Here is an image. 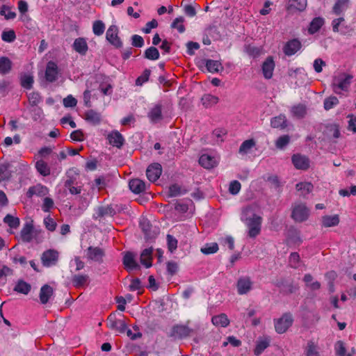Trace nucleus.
Segmentation results:
<instances>
[{
    "label": "nucleus",
    "mask_w": 356,
    "mask_h": 356,
    "mask_svg": "<svg viewBox=\"0 0 356 356\" xmlns=\"http://www.w3.org/2000/svg\"><path fill=\"white\" fill-rule=\"evenodd\" d=\"M257 209L255 205L248 206L243 209L241 216V220L248 229V235L250 238L257 237L261 230L262 218L257 213Z\"/></svg>",
    "instance_id": "nucleus-1"
},
{
    "label": "nucleus",
    "mask_w": 356,
    "mask_h": 356,
    "mask_svg": "<svg viewBox=\"0 0 356 356\" xmlns=\"http://www.w3.org/2000/svg\"><path fill=\"white\" fill-rule=\"evenodd\" d=\"M353 76L343 72H337L332 76L331 87L334 93L341 95L342 92H348L352 83Z\"/></svg>",
    "instance_id": "nucleus-2"
},
{
    "label": "nucleus",
    "mask_w": 356,
    "mask_h": 356,
    "mask_svg": "<svg viewBox=\"0 0 356 356\" xmlns=\"http://www.w3.org/2000/svg\"><path fill=\"white\" fill-rule=\"evenodd\" d=\"M293 322V319L291 314H284L280 318L274 321L275 331L278 334L286 332L292 325Z\"/></svg>",
    "instance_id": "nucleus-3"
},
{
    "label": "nucleus",
    "mask_w": 356,
    "mask_h": 356,
    "mask_svg": "<svg viewBox=\"0 0 356 356\" xmlns=\"http://www.w3.org/2000/svg\"><path fill=\"white\" fill-rule=\"evenodd\" d=\"M309 216V210L307 207L303 204H295L293 211L291 217L296 222H303L305 221Z\"/></svg>",
    "instance_id": "nucleus-4"
},
{
    "label": "nucleus",
    "mask_w": 356,
    "mask_h": 356,
    "mask_svg": "<svg viewBox=\"0 0 356 356\" xmlns=\"http://www.w3.org/2000/svg\"><path fill=\"white\" fill-rule=\"evenodd\" d=\"M59 253L55 250L44 251L41 257L42 264L45 267H51L56 265L58 260Z\"/></svg>",
    "instance_id": "nucleus-5"
},
{
    "label": "nucleus",
    "mask_w": 356,
    "mask_h": 356,
    "mask_svg": "<svg viewBox=\"0 0 356 356\" xmlns=\"http://www.w3.org/2000/svg\"><path fill=\"white\" fill-rule=\"evenodd\" d=\"M275 63L272 56H268L261 64V72L266 79H270L273 76Z\"/></svg>",
    "instance_id": "nucleus-6"
},
{
    "label": "nucleus",
    "mask_w": 356,
    "mask_h": 356,
    "mask_svg": "<svg viewBox=\"0 0 356 356\" xmlns=\"http://www.w3.org/2000/svg\"><path fill=\"white\" fill-rule=\"evenodd\" d=\"M107 323L110 328L120 332L123 333L127 329V325L124 320L117 319L115 314H111L107 319Z\"/></svg>",
    "instance_id": "nucleus-7"
},
{
    "label": "nucleus",
    "mask_w": 356,
    "mask_h": 356,
    "mask_svg": "<svg viewBox=\"0 0 356 356\" xmlns=\"http://www.w3.org/2000/svg\"><path fill=\"white\" fill-rule=\"evenodd\" d=\"M106 40L115 47H120L122 42L118 37V29L115 25L109 26L106 34Z\"/></svg>",
    "instance_id": "nucleus-8"
},
{
    "label": "nucleus",
    "mask_w": 356,
    "mask_h": 356,
    "mask_svg": "<svg viewBox=\"0 0 356 356\" xmlns=\"http://www.w3.org/2000/svg\"><path fill=\"white\" fill-rule=\"evenodd\" d=\"M104 257V251L99 247H89L86 250V258L95 262H102Z\"/></svg>",
    "instance_id": "nucleus-9"
},
{
    "label": "nucleus",
    "mask_w": 356,
    "mask_h": 356,
    "mask_svg": "<svg viewBox=\"0 0 356 356\" xmlns=\"http://www.w3.org/2000/svg\"><path fill=\"white\" fill-rule=\"evenodd\" d=\"M161 172V165L159 163H154L148 166L146 170V175L151 182H154L160 177Z\"/></svg>",
    "instance_id": "nucleus-10"
},
{
    "label": "nucleus",
    "mask_w": 356,
    "mask_h": 356,
    "mask_svg": "<svg viewBox=\"0 0 356 356\" xmlns=\"http://www.w3.org/2000/svg\"><path fill=\"white\" fill-rule=\"evenodd\" d=\"M49 194V189L47 187L38 184L29 188L26 192V196L31 198L33 196L36 195L38 197H45Z\"/></svg>",
    "instance_id": "nucleus-11"
},
{
    "label": "nucleus",
    "mask_w": 356,
    "mask_h": 356,
    "mask_svg": "<svg viewBox=\"0 0 356 356\" xmlns=\"http://www.w3.org/2000/svg\"><path fill=\"white\" fill-rule=\"evenodd\" d=\"M218 157L207 154H202L199 159L200 164L207 169H211L217 165Z\"/></svg>",
    "instance_id": "nucleus-12"
},
{
    "label": "nucleus",
    "mask_w": 356,
    "mask_h": 356,
    "mask_svg": "<svg viewBox=\"0 0 356 356\" xmlns=\"http://www.w3.org/2000/svg\"><path fill=\"white\" fill-rule=\"evenodd\" d=\"M252 282L250 277H243L238 279L236 284L238 294H246L252 289Z\"/></svg>",
    "instance_id": "nucleus-13"
},
{
    "label": "nucleus",
    "mask_w": 356,
    "mask_h": 356,
    "mask_svg": "<svg viewBox=\"0 0 356 356\" xmlns=\"http://www.w3.org/2000/svg\"><path fill=\"white\" fill-rule=\"evenodd\" d=\"M292 162L296 168L307 170L309 166V159L301 154H294L292 156Z\"/></svg>",
    "instance_id": "nucleus-14"
},
{
    "label": "nucleus",
    "mask_w": 356,
    "mask_h": 356,
    "mask_svg": "<svg viewBox=\"0 0 356 356\" xmlns=\"http://www.w3.org/2000/svg\"><path fill=\"white\" fill-rule=\"evenodd\" d=\"M109 143L118 148H120L124 142L122 135L118 131L111 132L107 137Z\"/></svg>",
    "instance_id": "nucleus-15"
},
{
    "label": "nucleus",
    "mask_w": 356,
    "mask_h": 356,
    "mask_svg": "<svg viewBox=\"0 0 356 356\" xmlns=\"http://www.w3.org/2000/svg\"><path fill=\"white\" fill-rule=\"evenodd\" d=\"M135 255L132 252H127L124 255L123 264L128 270L138 269L139 265L136 261Z\"/></svg>",
    "instance_id": "nucleus-16"
},
{
    "label": "nucleus",
    "mask_w": 356,
    "mask_h": 356,
    "mask_svg": "<svg viewBox=\"0 0 356 356\" xmlns=\"http://www.w3.org/2000/svg\"><path fill=\"white\" fill-rule=\"evenodd\" d=\"M192 330L187 325H177L172 327V335L177 338H184L189 336Z\"/></svg>",
    "instance_id": "nucleus-17"
},
{
    "label": "nucleus",
    "mask_w": 356,
    "mask_h": 356,
    "mask_svg": "<svg viewBox=\"0 0 356 356\" xmlns=\"http://www.w3.org/2000/svg\"><path fill=\"white\" fill-rule=\"evenodd\" d=\"M58 75V67L54 62H49L47 65L45 71V78L47 81L53 82L56 81Z\"/></svg>",
    "instance_id": "nucleus-18"
},
{
    "label": "nucleus",
    "mask_w": 356,
    "mask_h": 356,
    "mask_svg": "<svg viewBox=\"0 0 356 356\" xmlns=\"http://www.w3.org/2000/svg\"><path fill=\"white\" fill-rule=\"evenodd\" d=\"M301 47V43L299 40L294 39L289 41L284 47V52L287 56H291L296 54Z\"/></svg>",
    "instance_id": "nucleus-19"
},
{
    "label": "nucleus",
    "mask_w": 356,
    "mask_h": 356,
    "mask_svg": "<svg viewBox=\"0 0 356 356\" xmlns=\"http://www.w3.org/2000/svg\"><path fill=\"white\" fill-rule=\"evenodd\" d=\"M72 46L74 50L81 55H85L88 49L87 42L83 38H76Z\"/></svg>",
    "instance_id": "nucleus-20"
},
{
    "label": "nucleus",
    "mask_w": 356,
    "mask_h": 356,
    "mask_svg": "<svg viewBox=\"0 0 356 356\" xmlns=\"http://www.w3.org/2000/svg\"><path fill=\"white\" fill-rule=\"evenodd\" d=\"M270 338L268 337H264L259 338L256 342V346L254 350L255 355L259 356L263 351L269 346Z\"/></svg>",
    "instance_id": "nucleus-21"
},
{
    "label": "nucleus",
    "mask_w": 356,
    "mask_h": 356,
    "mask_svg": "<svg viewBox=\"0 0 356 356\" xmlns=\"http://www.w3.org/2000/svg\"><path fill=\"white\" fill-rule=\"evenodd\" d=\"M130 190L138 194L143 192L145 190V183L139 179H133L129 183Z\"/></svg>",
    "instance_id": "nucleus-22"
},
{
    "label": "nucleus",
    "mask_w": 356,
    "mask_h": 356,
    "mask_svg": "<svg viewBox=\"0 0 356 356\" xmlns=\"http://www.w3.org/2000/svg\"><path fill=\"white\" fill-rule=\"evenodd\" d=\"M54 293V290L51 286L48 284H45L42 286L40 291V300L42 304H46L48 302L49 298Z\"/></svg>",
    "instance_id": "nucleus-23"
},
{
    "label": "nucleus",
    "mask_w": 356,
    "mask_h": 356,
    "mask_svg": "<svg viewBox=\"0 0 356 356\" xmlns=\"http://www.w3.org/2000/svg\"><path fill=\"white\" fill-rule=\"evenodd\" d=\"M349 5L350 0H336L332 11L335 15H339L348 8Z\"/></svg>",
    "instance_id": "nucleus-24"
},
{
    "label": "nucleus",
    "mask_w": 356,
    "mask_h": 356,
    "mask_svg": "<svg viewBox=\"0 0 356 356\" xmlns=\"http://www.w3.org/2000/svg\"><path fill=\"white\" fill-rule=\"evenodd\" d=\"M322 226L324 227H335L339 223V217L337 214L324 216L321 218Z\"/></svg>",
    "instance_id": "nucleus-25"
},
{
    "label": "nucleus",
    "mask_w": 356,
    "mask_h": 356,
    "mask_svg": "<svg viewBox=\"0 0 356 356\" xmlns=\"http://www.w3.org/2000/svg\"><path fill=\"white\" fill-rule=\"evenodd\" d=\"M345 22V19L343 17H339L334 19L332 22V27L334 32H341L343 34L347 33L348 27L347 26H344L343 23Z\"/></svg>",
    "instance_id": "nucleus-26"
},
{
    "label": "nucleus",
    "mask_w": 356,
    "mask_h": 356,
    "mask_svg": "<svg viewBox=\"0 0 356 356\" xmlns=\"http://www.w3.org/2000/svg\"><path fill=\"white\" fill-rule=\"evenodd\" d=\"M153 249L152 248L145 249L140 254V262L146 268L152 266Z\"/></svg>",
    "instance_id": "nucleus-27"
},
{
    "label": "nucleus",
    "mask_w": 356,
    "mask_h": 356,
    "mask_svg": "<svg viewBox=\"0 0 356 356\" xmlns=\"http://www.w3.org/2000/svg\"><path fill=\"white\" fill-rule=\"evenodd\" d=\"M33 227L30 224H26L20 233V238L23 242H30L33 238Z\"/></svg>",
    "instance_id": "nucleus-28"
},
{
    "label": "nucleus",
    "mask_w": 356,
    "mask_h": 356,
    "mask_svg": "<svg viewBox=\"0 0 356 356\" xmlns=\"http://www.w3.org/2000/svg\"><path fill=\"white\" fill-rule=\"evenodd\" d=\"M255 145L256 143L253 139L246 140L241 145L238 152L241 155L250 154Z\"/></svg>",
    "instance_id": "nucleus-29"
},
{
    "label": "nucleus",
    "mask_w": 356,
    "mask_h": 356,
    "mask_svg": "<svg viewBox=\"0 0 356 356\" xmlns=\"http://www.w3.org/2000/svg\"><path fill=\"white\" fill-rule=\"evenodd\" d=\"M219 98L211 94H204L201 98V102L204 107L210 108L218 104Z\"/></svg>",
    "instance_id": "nucleus-30"
},
{
    "label": "nucleus",
    "mask_w": 356,
    "mask_h": 356,
    "mask_svg": "<svg viewBox=\"0 0 356 356\" xmlns=\"http://www.w3.org/2000/svg\"><path fill=\"white\" fill-rule=\"evenodd\" d=\"M211 321L214 325L222 327H225L229 324V320L225 314L213 316Z\"/></svg>",
    "instance_id": "nucleus-31"
},
{
    "label": "nucleus",
    "mask_w": 356,
    "mask_h": 356,
    "mask_svg": "<svg viewBox=\"0 0 356 356\" xmlns=\"http://www.w3.org/2000/svg\"><path fill=\"white\" fill-rule=\"evenodd\" d=\"M324 19L320 17H315L310 23L308 31L310 34H314L319 31L324 24Z\"/></svg>",
    "instance_id": "nucleus-32"
},
{
    "label": "nucleus",
    "mask_w": 356,
    "mask_h": 356,
    "mask_svg": "<svg viewBox=\"0 0 356 356\" xmlns=\"http://www.w3.org/2000/svg\"><path fill=\"white\" fill-rule=\"evenodd\" d=\"M12 68L11 60L6 56L0 57V74H6L10 72Z\"/></svg>",
    "instance_id": "nucleus-33"
},
{
    "label": "nucleus",
    "mask_w": 356,
    "mask_h": 356,
    "mask_svg": "<svg viewBox=\"0 0 356 356\" xmlns=\"http://www.w3.org/2000/svg\"><path fill=\"white\" fill-rule=\"evenodd\" d=\"M148 117L152 122H157L162 118L161 106L160 105L154 106L149 112Z\"/></svg>",
    "instance_id": "nucleus-34"
},
{
    "label": "nucleus",
    "mask_w": 356,
    "mask_h": 356,
    "mask_svg": "<svg viewBox=\"0 0 356 356\" xmlns=\"http://www.w3.org/2000/svg\"><path fill=\"white\" fill-rule=\"evenodd\" d=\"M85 116L86 120L94 125L98 124L101 122V115L93 110L88 111L85 113Z\"/></svg>",
    "instance_id": "nucleus-35"
},
{
    "label": "nucleus",
    "mask_w": 356,
    "mask_h": 356,
    "mask_svg": "<svg viewBox=\"0 0 356 356\" xmlns=\"http://www.w3.org/2000/svg\"><path fill=\"white\" fill-rule=\"evenodd\" d=\"M307 5V0H289V8L298 11L304 10Z\"/></svg>",
    "instance_id": "nucleus-36"
},
{
    "label": "nucleus",
    "mask_w": 356,
    "mask_h": 356,
    "mask_svg": "<svg viewBox=\"0 0 356 356\" xmlns=\"http://www.w3.org/2000/svg\"><path fill=\"white\" fill-rule=\"evenodd\" d=\"M35 168L37 171L42 176H48L50 175L51 170L47 163L43 160H39L35 163Z\"/></svg>",
    "instance_id": "nucleus-37"
},
{
    "label": "nucleus",
    "mask_w": 356,
    "mask_h": 356,
    "mask_svg": "<svg viewBox=\"0 0 356 356\" xmlns=\"http://www.w3.org/2000/svg\"><path fill=\"white\" fill-rule=\"evenodd\" d=\"M313 280V277L310 274H305L303 277V281L306 286L311 290L315 291L319 289L321 287L320 282L318 281H314Z\"/></svg>",
    "instance_id": "nucleus-38"
},
{
    "label": "nucleus",
    "mask_w": 356,
    "mask_h": 356,
    "mask_svg": "<svg viewBox=\"0 0 356 356\" xmlns=\"http://www.w3.org/2000/svg\"><path fill=\"white\" fill-rule=\"evenodd\" d=\"M0 15L3 16L7 20L13 19L16 17V13L13 10V8L6 5L1 6Z\"/></svg>",
    "instance_id": "nucleus-39"
},
{
    "label": "nucleus",
    "mask_w": 356,
    "mask_h": 356,
    "mask_svg": "<svg viewBox=\"0 0 356 356\" xmlns=\"http://www.w3.org/2000/svg\"><path fill=\"white\" fill-rule=\"evenodd\" d=\"M3 222L11 229H17L19 226V219L12 215L8 214L5 216Z\"/></svg>",
    "instance_id": "nucleus-40"
},
{
    "label": "nucleus",
    "mask_w": 356,
    "mask_h": 356,
    "mask_svg": "<svg viewBox=\"0 0 356 356\" xmlns=\"http://www.w3.org/2000/svg\"><path fill=\"white\" fill-rule=\"evenodd\" d=\"M271 126L274 128H284L286 126V117L284 115H280L271 120Z\"/></svg>",
    "instance_id": "nucleus-41"
},
{
    "label": "nucleus",
    "mask_w": 356,
    "mask_h": 356,
    "mask_svg": "<svg viewBox=\"0 0 356 356\" xmlns=\"http://www.w3.org/2000/svg\"><path fill=\"white\" fill-rule=\"evenodd\" d=\"M313 185L310 182H301L296 184V189L301 191L302 195H305L311 193L313 190Z\"/></svg>",
    "instance_id": "nucleus-42"
},
{
    "label": "nucleus",
    "mask_w": 356,
    "mask_h": 356,
    "mask_svg": "<svg viewBox=\"0 0 356 356\" xmlns=\"http://www.w3.org/2000/svg\"><path fill=\"white\" fill-rule=\"evenodd\" d=\"M218 249V245L216 243H210L205 244L200 250L204 254H210L217 252Z\"/></svg>",
    "instance_id": "nucleus-43"
},
{
    "label": "nucleus",
    "mask_w": 356,
    "mask_h": 356,
    "mask_svg": "<svg viewBox=\"0 0 356 356\" xmlns=\"http://www.w3.org/2000/svg\"><path fill=\"white\" fill-rule=\"evenodd\" d=\"M105 24L101 20H96L92 24V31L95 35H102L105 31Z\"/></svg>",
    "instance_id": "nucleus-44"
},
{
    "label": "nucleus",
    "mask_w": 356,
    "mask_h": 356,
    "mask_svg": "<svg viewBox=\"0 0 356 356\" xmlns=\"http://www.w3.org/2000/svg\"><path fill=\"white\" fill-rule=\"evenodd\" d=\"M88 279V277L86 275H74L72 279V282L76 287H82L87 284Z\"/></svg>",
    "instance_id": "nucleus-45"
},
{
    "label": "nucleus",
    "mask_w": 356,
    "mask_h": 356,
    "mask_svg": "<svg viewBox=\"0 0 356 356\" xmlns=\"http://www.w3.org/2000/svg\"><path fill=\"white\" fill-rule=\"evenodd\" d=\"M206 67L209 72H218L221 68V63L218 60H208L206 63Z\"/></svg>",
    "instance_id": "nucleus-46"
},
{
    "label": "nucleus",
    "mask_w": 356,
    "mask_h": 356,
    "mask_svg": "<svg viewBox=\"0 0 356 356\" xmlns=\"http://www.w3.org/2000/svg\"><path fill=\"white\" fill-rule=\"evenodd\" d=\"M334 351L337 356H346L345 343L342 341H337L334 344Z\"/></svg>",
    "instance_id": "nucleus-47"
},
{
    "label": "nucleus",
    "mask_w": 356,
    "mask_h": 356,
    "mask_svg": "<svg viewBox=\"0 0 356 356\" xmlns=\"http://www.w3.org/2000/svg\"><path fill=\"white\" fill-rule=\"evenodd\" d=\"M184 19L182 17H177L172 23L171 27L177 29L179 33L185 31V26L184 24Z\"/></svg>",
    "instance_id": "nucleus-48"
},
{
    "label": "nucleus",
    "mask_w": 356,
    "mask_h": 356,
    "mask_svg": "<svg viewBox=\"0 0 356 356\" xmlns=\"http://www.w3.org/2000/svg\"><path fill=\"white\" fill-rule=\"evenodd\" d=\"M30 290V284L23 281L19 282L15 287V291L23 294H28Z\"/></svg>",
    "instance_id": "nucleus-49"
},
{
    "label": "nucleus",
    "mask_w": 356,
    "mask_h": 356,
    "mask_svg": "<svg viewBox=\"0 0 356 356\" xmlns=\"http://www.w3.org/2000/svg\"><path fill=\"white\" fill-rule=\"evenodd\" d=\"M145 56L149 60H157L159 58V52L156 47H151L145 51Z\"/></svg>",
    "instance_id": "nucleus-50"
},
{
    "label": "nucleus",
    "mask_w": 356,
    "mask_h": 356,
    "mask_svg": "<svg viewBox=\"0 0 356 356\" xmlns=\"http://www.w3.org/2000/svg\"><path fill=\"white\" fill-rule=\"evenodd\" d=\"M291 113L297 118H302L306 113V108L305 106L299 104L291 108Z\"/></svg>",
    "instance_id": "nucleus-51"
},
{
    "label": "nucleus",
    "mask_w": 356,
    "mask_h": 356,
    "mask_svg": "<svg viewBox=\"0 0 356 356\" xmlns=\"http://www.w3.org/2000/svg\"><path fill=\"white\" fill-rule=\"evenodd\" d=\"M54 207V200L49 197H44L42 204V209L44 212H49Z\"/></svg>",
    "instance_id": "nucleus-52"
},
{
    "label": "nucleus",
    "mask_w": 356,
    "mask_h": 356,
    "mask_svg": "<svg viewBox=\"0 0 356 356\" xmlns=\"http://www.w3.org/2000/svg\"><path fill=\"white\" fill-rule=\"evenodd\" d=\"M339 104L338 99L334 96L329 97L324 101V108L325 110H330Z\"/></svg>",
    "instance_id": "nucleus-53"
},
{
    "label": "nucleus",
    "mask_w": 356,
    "mask_h": 356,
    "mask_svg": "<svg viewBox=\"0 0 356 356\" xmlns=\"http://www.w3.org/2000/svg\"><path fill=\"white\" fill-rule=\"evenodd\" d=\"M300 263V255L297 252H292L289 256L290 266L294 268L299 267Z\"/></svg>",
    "instance_id": "nucleus-54"
},
{
    "label": "nucleus",
    "mask_w": 356,
    "mask_h": 356,
    "mask_svg": "<svg viewBox=\"0 0 356 356\" xmlns=\"http://www.w3.org/2000/svg\"><path fill=\"white\" fill-rule=\"evenodd\" d=\"M151 71L148 69L144 70L143 74L138 76L136 81L137 86H142L144 83L148 81L150 76Z\"/></svg>",
    "instance_id": "nucleus-55"
},
{
    "label": "nucleus",
    "mask_w": 356,
    "mask_h": 356,
    "mask_svg": "<svg viewBox=\"0 0 356 356\" xmlns=\"http://www.w3.org/2000/svg\"><path fill=\"white\" fill-rule=\"evenodd\" d=\"M16 38L15 33L13 30L3 31L1 34V39L7 42H11Z\"/></svg>",
    "instance_id": "nucleus-56"
},
{
    "label": "nucleus",
    "mask_w": 356,
    "mask_h": 356,
    "mask_svg": "<svg viewBox=\"0 0 356 356\" xmlns=\"http://www.w3.org/2000/svg\"><path fill=\"white\" fill-rule=\"evenodd\" d=\"M13 270L8 266L0 262V279L13 275Z\"/></svg>",
    "instance_id": "nucleus-57"
},
{
    "label": "nucleus",
    "mask_w": 356,
    "mask_h": 356,
    "mask_svg": "<svg viewBox=\"0 0 356 356\" xmlns=\"http://www.w3.org/2000/svg\"><path fill=\"white\" fill-rule=\"evenodd\" d=\"M306 354L307 356H318L317 347L313 342H309L307 343Z\"/></svg>",
    "instance_id": "nucleus-58"
},
{
    "label": "nucleus",
    "mask_w": 356,
    "mask_h": 356,
    "mask_svg": "<svg viewBox=\"0 0 356 356\" xmlns=\"http://www.w3.org/2000/svg\"><path fill=\"white\" fill-rule=\"evenodd\" d=\"M167 243L168 250L172 252L177 248V240L173 237L172 236L168 234L167 235Z\"/></svg>",
    "instance_id": "nucleus-59"
},
{
    "label": "nucleus",
    "mask_w": 356,
    "mask_h": 356,
    "mask_svg": "<svg viewBox=\"0 0 356 356\" xmlns=\"http://www.w3.org/2000/svg\"><path fill=\"white\" fill-rule=\"evenodd\" d=\"M33 83V79L30 75H24L21 79L22 86L27 89H30Z\"/></svg>",
    "instance_id": "nucleus-60"
},
{
    "label": "nucleus",
    "mask_w": 356,
    "mask_h": 356,
    "mask_svg": "<svg viewBox=\"0 0 356 356\" xmlns=\"http://www.w3.org/2000/svg\"><path fill=\"white\" fill-rule=\"evenodd\" d=\"M29 102L32 106H36L41 102V97L38 92H31L29 95Z\"/></svg>",
    "instance_id": "nucleus-61"
},
{
    "label": "nucleus",
    "mask_w": 356,
    "mask_h": 356,
    "mask_svg": "<svg viewBox=\"0 0 356 356\" xmlns=\"http://www.w3.org/2000/svg\"><path fill=\"white\" fill-rule=\"evenodd\" d=\"M44 223L46 228L49 231L53 232L56 229V223L52 218H51L49 216L45 218L44 220Z\"/></svg>",
    "instance_id": "nucleus-62"
},
{
    "label": "nucleus",
    "mask_w": 356,
    "mask_h": 356,
    "mask_svg": "<svg viewBox=\"0 0 356 356\" xmlns=\"http://www.w3.org/2000/svg\"><path fill=\"white\" fill-rule=\"evenodd\" d=\"M241 185L238 181H232L229 187V191L233 195H236L239 193Z\"/></svg>",
    "instance_id": "nucleus-63"
},
{
    "label": "nucleus",
    "mask_w": 356,
    "mask_h": 356,
    "mask_svg": "<svg viewBox=\"0 0 356 356\" xmlns=\"http://www.w3.org/2000/svg\"><path fill=\"white\" fill-rule=\"evenodd\" d=\"M348 118H350L348 121V129L353 133H356V115H348Z\"/></svg>",
    "instance_id": "nucleus-64"
}]
</instances>
